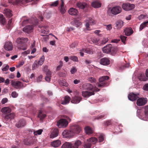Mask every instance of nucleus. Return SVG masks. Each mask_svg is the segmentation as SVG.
Listing matches in <instances>:
<instances>
[{
  "instance_id": "1",
  "label": "nucleus",
  "mask_w": 148,
  "mask_h": 148,
  "mask_svg": "<svg viewBox=\"0 0 148 148\" xmlns=\"http://www.w3.org/2000/svg\"><path fill=\"white\" fill-rule=\"evenodd\" d=\"M28 39L27 38H18L16 40V42L18 44L17 47L18 49L25 50L27 49V47L25 44L27 42Z\"/></svg>"
},
{
  "instance_id": "2",
  "label": "nucleus",
  "mask_w": 148,
  "mask_h": 148,
  "mask_svg": "<svg viewBox=\"0 0 148 148\" xmlns=\"http://www.w3.org/2000/svg\"><path fill=\"white\" fill-rule=\"evenodd\" d=\"M109 77L108 76H103L99 79V83L96 84L97 86L98 87H102L107 85L106 84V80L108 79Z\"/></svg>"
},
{
  "instance_id": "3",
  "label": "nucleus",
  "mask_w": 148,
  "mask_h": 148,
  "mask_svg": "<svg viewBox=\"0 0 148 148\" xmlns=\"http://www.w3.org/2000/svg\"><path fill=\"white\" fill-rule=\"evenodd\" d=\"M95 48L93 47H87L83 49L80 52V55L81 56H83L84 54L83 52L88 54H92L95 51Z\"/></svg>"
},
{
  "instance_id": "4",
  "label": "nucleus",
  "mask_w": 148,
  "mask_h": 148,
  "mask_svg": "<svg viewBox=\"0 0 148 148\" xmlns=\"http://www.w3.org/2000/svg\"><path fill=\"white\" fill-rule=\"evenodd\" d=\"M70 130L73 136L78 134L81 130V129L79 126L77 125H73L70 127Z\"/></svg>"
},
{
  "instance_id": "5",
  "label": "nucleus",
  "mask_w": 148,
  "mask_h": 148,
  "mask_svg": "<svg viewBox=\"0 0 148 148\" xmlns=\"http://www.w3.org/2000/svg\"><path fill=\"white\" fill-rule=\"evenodd\" d=\"M84 86V88L88 90L91 91L90 92H94L95 91H98L99 90V89L96 87V86L94 87L92 84L89 83H86Z\"/></svg>"
},
{
  "instance_id": "6",
  "label": "nucleus",
  "mask_w": 148,
  "mask_h": 148,
  "mask_svg": "<svg viewBox=\"0 0 148 148\" xmlns=\"http://www.w3.org/2000/svg\"><path fill=\"white\" fill-rule=\"evenodd\" d=\"M11 85L16 89H20L24 86L22 83L19 81H14L12 80L11 82Z\"/></svg>"
},
{
  "instance_id": "7",
  "label": "nucleus",
  "mask_w": 148,
  "mask_h": 148,
  "mask_svg": "<svg viewBox=\"0 0 148 148\" xmlns=\"http://www.w3.org/2000/svg\"><path fill=\"white\" fill-rule=\"evenodd\" d=\"M38 22V21L36 20V23L34 24V25H30L24 27L23 29V31L25 33L29 34L31 33L33 29L34 25H35Z\"/></svg>"
},
{
  "instance_id": "8",
  "label": "nucleus",
  "mask_w": 148,
  "mask_h": 148,
  "mask_svg": "<svg viewBox=\"0 0 148 148\" xmlns=\"http://www.w3.org/2000/svg\"><path fill=\"white\" fill-rule=\"evenodd\" d=\"M68 124V121L66 119H60L57 123V125L59 128L65 127Z\"/></svg>"
},
{
  "instance_id": "9",
  "label": "nucleus",
  "mask_w": 148,
  "mask_h": 148,
  "mask_svg": "<svg viewBox=\"0 0 148 148\" xmlns=\"http://www.w3.org/2000/svg\"><path fill=\"white\" fill-rule=\"evenodd\" d=\"M110 11L112 14L116 15L121 12L122 9L121 7L119 6H116L111 9Z\"/></svg>"
},
{
  "instance_id": "10",
  "label": "nucleus",
  "mask_w": 148,
  "mask_h": 148,
  "mask_svg": "<svg viewBox=\"0 0 148 148\" xmlns=\"http://www.w3.org/2000/svg\"><path fill=\"white\" fill-rule=\"evenodd\" d=\"M122 8L125 11H129L132 10L135 8V5L133 4L129 3H124L122 5Z\"/></svg>"
},
{
  "instance_id": "11",
  "label": "nucleus",
  "mask_w": 148,
  "mask_h": 148,
  "mask_svg": "<svg viewBox=\"0 0 148 148\" xmlns=\"http://www.w3.org/2000/svg\"><path fill=\"white\" fill-rule=\"evenodd\" d=\"M147 99L146 98H140L137 101L136 104L138 106H141L144 105L147 103Z\"/></svg>"
},
{
  "instance_id": "12",
  "label": "nucleus",
  "mask_w": 148,
  "mask_h": 148,
  "mask_svg": "<svg viewBox=\"0 0 148 148\" xmlns=\"http://www.w3.org/2000/svg\"><path fill=\"white\" fill-rule=\"evenodd\" d=\"M44 71L46 73V74L47 75L45 77V80L48 82H49L50 81V77H51V72L47 69V66H45L44 67Z\"/></svg>"
},
{
  "instance_id": "13",
  "label": "nucleus",
  "mask_w": 148,
  "mask_h": 148,
  "mask_svg": "<svg viewBox=\"0 0 148 148\" xmlns=\"http://www.w3.org/2000/svg\"><path fill=\"white\" fill-rule=\"evenodd\" d=\"M62 135L63 137L67 138H71L73 136L70 129L69 130H64L62 133Z\"/></svg>"
},
{
  "instance_id": "14",
  "label": "nucleus",
  "mask_w": 148,
  "mask_h": 148,
  "mask_svg": "<svg viewBox=\"0 0 148 148\" xmlns=\"http://www.w3.org/2000/svg\"><path fill=\"white\" fill-rule=\"evenodd\" d=\"M4 49L7 51L12 50L13 48V45L12 42H7L4 46Z\"/></svg>"
},
{
  "instance_id": "15",
  "label": "nucleus",
  "mask_w": 148,
  "mask_h": 148,
  "mask_svg": "<svg viewBox=\"0 0 148 148\" xmlns=\"http://www.w3.org/2000/svg\"><path fill=\"white\" fill-rule=\"evenodd\" d=\"M111 46V45L109 44L103 47L102 49V50L103 52L106 53H108L110 52Z\"/></svg>"
},
{
  "instance_id": "16",
  "label": "nucleus",
  "mask_w": 148,
  "mask_h": 148,
  "mask_svg": "<svg viewBox=\"0 0 148 148\" xmlns=\"http://www.w3.org/2000/svg\"><path fill=\"white\" fill-rule=\"evenodd\" d=\"M82 94L84 97L88 98L90 96L94 95V92H90V91H83L82 92Z\"/></svg>"
},
{
  "instance_id": "17",
  "label": "nucleus",
  "mask_w": 148,
  "mask_h": 148,
  "mask_svg": "<svg viewBox=\"0 0 148 148\" xmlns=\"http://www.w3.org/2000/svg\"><path fill=\"white\" fill-rule=\"evenodd\" d=\"M100 62L103 65H107L110 64V60L106 58H104L100 60Z\"/></svg>"
},
{
  "instance_id": "18",
  "label": "nucleus",
  "mask_w": 148,
  "mask_h": 148,
  "mask_svg": "<svg viewBox=\"0 0 148 148\" xmlns=\"http://www.w3.org/2000/svg\"><path fill=\"white\" fill-rule=\"evenodd\" d=\"M115 28L116 29H119L123 25V22L121 20L116 21L115 23Z\"/></svg>"
},
{
  "instance_id": "19",
  "label": "nucleus",
  "mask_w": 148,
  "mask_h": 148,
  "mask_svg": "<svg viewBox=\"0 0 148 148\" xmlns=\"http://www.w3.org/2000/svg\"><path fill=\"white\" fill-rule=\"evenodd\" d=\"M26 124V123L25 121L23 119H21L16 124V126L18 128H19L25 126Z\"/></svg>"
},
{
  "instance_id": "20",
  "label": "nucleus",
  "mask_w": 148,
  "mask_h": 148,
  "mask_svg": "<svg viewBox=\"0 0 148 148\" xmlns=\"http://www.w3.org/2000/svg\"><path fill=\"white\" fill-rule=\"evenodd\" d=\"M128 97L129 100L133 101L135 100L138 97L137 95L133 93H131L129 94Z\"/></svg>"
},
{
  "instance_id": "21",
  "label": "nucleus",
  "mask_w": 148,
  "mask_h": 148,
  "mask_svg": "<svg viewBox=\"0 0 148 148\" xmlns=\"http://www.w3.org/2000/svg\"><path fill=\"white\" fill-rule=\"evenodd\" d=\"M59 134V131L58 129H55L51 133L50 136V138H53L58 136Z\"/></svg>"
},
{
  "instance_id": "22",
  "label": "nucleus",
  "mask_w": 148,
  "mask_h": 148,
  "mask_svg": "<svg viewBox=\"0 0 148 148\" xmlns=\"http://www.w3.org/2000/svg\"><path fill=\"white\" fill-rule=\"evenodd\" d=\"M72 143V148H79V146L81 145L82 142L80 140H77L75 141Z\"/></svg>"
},
{
  "instance_id": "23",
  "label": "nucleus",
  "mask_w": 148,
  "mask_h": 148,
  "mask_svg": "<svg viewBox=\"0 0 148 148\" xmlns=\"http://www.w3.org/2000/svg\"><path fill=\"white\" fill-rule=\"evenodd\" d=\"M61 144V141L60 140H57L52 142L51 143V145L53 147H56L59 146Z\"/></svg>"
},
{
  "instance_id": "24",
  "label": "nucleus",
  "mask_w": 148,
  "mask_h": 148,
  "mask_svg": "<svg viewBox=\"0 0 148 148\" xmlns=\"http://www.w3.org/2000/svg\"><path fill=\"white\" fill-rule=\"evenodd\" d=\"M69 14L71 15H76L77 14L78 12L77 9L72 8L69 9Z\"/></svg>"
},
{
  "instance_id": "25",
  "label": "nucleus",
  "mask_w": 148,
  "mask_h": 148,
  "mask_svg": "<svg viewBox=\"0 0 148 148\" xmlns=\"http://www.w3.org/2000/svg\"><path fill=\"white\" fill-rule=\"evenodd\" d=\"M124 32L125 35L127 36L130 35L133 33V30L130 28H126Z\"/></svg>"
},
{
  "instance_id": "26",
  "label": "nucleus",
  "mask_w": 148,
  "mask_h": 148,
  "mask_svg": "<svg viewBox=\"0 0 148 148\" xmlns=\"http://www.w3.org/2000/svg\"><path fill=\"white\" fill-rule=\"evenodd\" d=\"M12 11L8 9H5L4 10L3 12L5 16L8 18L11 17L12 14L11 13Z\"/></svg>"
},
{
  "instance_id": "27",
  "label": "nucleus",
  "mask_w": 148,
  "mask_h": 148,
  "mask_svg": "<svg viewBox=\"0 0 148 148\" xmlns=\"http://www.w3.org/2000/svg\"><path fill=\"white\" fill-rule=\"evenodd\" d=\"M81 99L82 98L80 97H75L72 99L71 102L74 103H79Z\"/></svg>"
},
{
  "instance_id": "28",
  "label": "nucleus",
  "mask_w": 148,
  "mask_h": 148,
  "mask_svg": "<svg viewBox=\"0 0 148 148\" xmlns=\"http://www.w3.org/2000/svg\"><path fill=\"white\" fill-rule=\"evenodd\" d=\"M71 24L77 27H79L82 24L77 19H75Z\"/></svg>"
},
{
  "instance_id": "29",
  "label": "nucleus",
  "mask_w": 148,
  "mask_h": 148,
  "mask_svg": "<svg viewBox=\"0 0 148 148\" xmlns=\"http://www.w3.org/2000/svg\"><path fill=\"white\" fill-rule=\"evenodd\" d=\"M46 115L41 111H39L38 114V117L40 118V120H42L44 119L46 116Z\"/></svg>"
},
{
  "instance_id": "30",
  "label": "nucleus",
  "mask_w": 148,
  "mask_h": 148,
  "mask_svg": "<svg viewBox=\"0 0 148 148\" xmlns=\"http://www.w3.org/2000/svg\"><path fill=\"white\" fill-rule=\"evenodd\" d=\"M87 140L88 142H90L91 145L95 144L98 141L97 139L95 137H91Z\"/></svg>"
},
{
  "instance_id": "31",
  "label": "nucleus",
  "mask_w": 148,
  "mask_h": 148,
  "mask_svg": "<svg viewBox=\"0 0 148 148\" xmlns=\"http://www.w3.org/2000/svg\"><path fill=\"white\" fill-rule=\"evenodd\" d=\"M91 5L93 7L95 8H97L101 7V4L99 2L95 1L92 2Z\"/></svg>"
},
{
  "instance_id": "32",
  "label": "nucleus",
  "mask_w": 148,
  "mask_h": 148,
  "mask_svg": "<svg viewBox=\"0 0 148 148\" xmlns=\"http://www.w3.org/2000/svg\"><path fill=\"white\" fill-rule=\"evenodd\" d=\"M23 1H24L26 3H28L32 1V0H9V2L10 3H13L15 2L18 3L19 2H21Z\"/></svg>"
},
{
  "instance_id": "33",
  "label": "nucleus",
  "mask_w": 148,
  "mask_h": 148,
  "mask_svg": "<svg viewBox=\"0 0 148 148\" xmlns=\"http://www.w3.org/2000/svg\"><path fill=\"white\" fill-rule=\"evenodd\" d=\"M62 148H72V143L69 142H66L62 146Z\"/></svg>"
},
{
  "instance_id": "34",
  "label": "nucleus",
  "mask_w": 148,
  "mask_h": 148,
  "mask_svg": "<svg viewBox=\"0 0 148 148\" xmlns=\"http://www.w3.org/2000/svg\"><path fill=\"white\" fill-rule=\"evenodd\" d=\"M77 6L82 9H83L87 6V4L85 3L78 2L77 4Z\"/></svg>"
},
{
  "instance_id": "35",
  "label": "nucleus",
  "mask_w": 148,
  "mask_h": 148,
  "mask_svg": "<svg viewBox=\"0 0 148 148\" xmlns=\"http://www.w3.org/2000/svg\"><path fill=\"white\" fill-rule=\"evenodd\" d=\"M61 4L60 7V10L61 13L63 14L65 13L66 11L64 6V3L63 0H61Z\"/></svg>"
},
{
  "instance_id": "36",
  "label": "nucleus",
  "mask_w": 148,
  "mask_h": 148,
  "mask_svg": "<svg viewBox=\"0 0 148 148\" xmlns=\"http://www.w3.org/2000/svg\"><path fill=\"white\" fill-rule=\"evenodd\" d=\"M41 32L42 33L44 34H47L48 33L49 29L47 27H41Z\"/></svg>"
},
{
  "instance_id": "37",
  "label": "nucleus",
  "mask_w": 148,
  "mask_h": 148,
  "mask_svg": "<svg viewBox=\"0 0 148 148\" xmlns=\"http://www.w3.org/2000/svg\"><path fill=\"white\" fill-rule=\"evenodd\" d=\"M1 111L3 113H8L10 112L11 109L8 107H4L2 108Z\"/></svg>"
},
{
  "instance_id": "38",
  "label": "nucleus",
  "mask_w": 148,
  "mask_h": 148,
  "mask_svg": "<svg viewBox=\"0 0 148 148\" xmlns=\"http://www.w3.org/2000/svg\"><path fill=\"white\" fill-rule=\"evenodd\" d=\"M71 99L68 96H66L64 98V100L62 102V104L65 105L68 103Z\"/></svg>"
},
{
  "instance_id": "39",
  "label": "nucleus",
  "mask_w": 148,
  "mask_h": 148,
  "mask_svg": "<svg viewBox=\"0 0 148 148\" xmlns=\"http://www.w3.org/2000/svg\"><path fill=\"white\" fill-rule=\"evenodd\" d=\"M85 130L86 133L88 134H90L93 133V132L91 129L88 127L85 128Z\"/></svg>"
},
{
  "instance_id": "40",
  "label": "nucleus",
  "mask_w": 148,
  "mask_h": 148,
  "mask_svg": "<svg viewBox=\"0 0 148 148\" xmlns=\"http://www.w3.org/2000/svg\"><path fill=\"white\" fill-rule=\"evenodd\" d=\"M148 24V21L144 22L142 23L140 25L139 28L140 30H142L143 29L147 26V24Z\"/></svg>"
},
{
  "instance_id": "41",
  "label": "nucleus",
  "mask_w": 148,
  "mask_h": 148,
  "mask_svg": "<svg viewBox=\"0 0 148 148\" xmlns=\"http://www.w3.org/2000/svg\"><path fill=\"white\" fill-rule=\"evenodd\" d=\"M14 115L13 114H10L5 116V119H12L14 118Z\"/></svg>"
},
{
  "instance_id": "42",
  "label": "nucleus",
  "mask_w": 148,
  "mask_h": 148,
  "mask_svg": "<svg viewBox=\"0 0 148 148\" xmlns=\"http://www.w3.org/2000/svg\"><path fill=\"white\" fill-rule=\"evenodd\" d=\"M99 40L95 37H92L90 38V41L93 43H96Z\"/></svg>"
},
{
  "instance_id": "43",
  "label": "nucleus",
  "mask_w": 148,
  "mask_h": 148,
  "mask_svg": "<svg viewBox=\"0 0 148 148\" xmlns=\"http://www.w3.org/2000/svg\"><path fill=\"white\" fill-rule=\"evenodd\" d=\"M117 50L116 48L112 47L111 46L110 53L112 55H114L116 52Z\"/></svg>"
},
{
  "instance_id": "44",
  "label": "nucleus",
  "mask_w": 148,
  "mask_h": 148,
  "mask_svg": "<svg viewBox=\"0 0 148 148\" xmlns=\"http://www.w3.org/2000/svg\"><path fill=\"white\" fill-rule=\"evenodd\" d=\"M45 60V57L42 56L40 58L38 62V65H41L43 63Z\"/></svg>"
},
{
  "instance_id": "45",
  "label": "nucleus",
  "mask_w": 148,
  "mask_h": 148,
  "mask_svg": "<svg viewBox=\"0 0 148 148\" xmlns=\"http://www.w3.org/2000/svg\"><path fill=\"white\" fill-rule=\"evenodd\" d=\"M91 143L88 142V140H87V141L84 143V148H90L91 146Z\"/></svg>"
},
{
  "instance_id": "46",
  "label": "nucleus",
  "mask_w": 148,
  "mask_h": 148,
  "mask_svg": "<svg viewBox=\"0 0 148 148\" xmlns=\"http://www.w3.org/2000/svg\"><path fill=\"white\" fill-rule=\"evenodd\" d=\"M87 21H88V22L91 25H93L96 23V21L90 18H88Z\"/></svg>"
},
{
  "instance_id": "47",
  "label": "nucleus",
  "mask_w": 148,
  "mask_h": 148,
  "mask_svg": "<svg viewBox=\"0 0 148 148\" xmlns=\"http://www.w3.org/2000/svg\"><path fill=\"white\" fill-rule=\"evenodd\" d=\"M5 19L2 15H0V22L2 24H4L5 22Z\"/></svg>"
},
{
  "instance_id": "48",
  "label": "nucleus",
  "mask_w": 148,
  "mask_h": 148,
  "mask_svg": "<svg viewBox=\"0 0 148 148\" xmlns=\"http://www.w3.org/2000/svg\"><path fill=\"white\" fill-rule=\"evenodd\" d=\"M42 131V130L41 129L39 130L36 131L34 130V134L35 135H40L41 134Z\"/></svg>"
},
{
  "instance_id": "49",
  "label": "nucleus",
  "mask_w": 148,
  "mask_h": 148,
  "mask_svg": "<svg viewBox=\"0 0 148 148\" xmlns=\"http://www.w3.org/2000/svg\"><path fill=\"white\" fill-rule=\"evenodd\" d=\"M38 65L37 64L36 61H35L32 65V69L33 70H35L36 68H38Z\"/></svg>"
},
{
  "instance_id": "50",
  "label": "nucleus",
  "mask_w": 148,
  "mask_h": 148,
  "mask_svg": "<svg viewBox=\"0 0 148 148\" xmlns=\"http://www.w3.org/2000/svg\"><path fill=\"white\" fill-rule=\"evenodd\" d=\"M11 95L13 98H16L18 96V94L15 91H13L12 92Z\"/></svg>"
},
{
  "instance_id": "51",
  "label": "nucleus",
  "mask_w": 148,
  "mask_h": 148,
  "mask_svg": "<svg viewBox=\"0 0 148 148\" xmlns=\"http://www.w3.org/2000/svg\"><path fill=\"white\" fill-rule=\"evenodd\" d=\"M59 65L57 67L56 70L58 71L63 66V62L60 61L59 62Z\"/></svg>"
},
{
  "instance_id": "52",
  "label": "nucleus",
  "mask_w": 148,
  "mask_h": 148,
  "mask_svg": "<svg viewBox=\"0 0 148 148\" xmlns=\"http://www.w3.org/2000/svg\"><path fill=\"white\" fill-rule=\"evenodd\" d=\"M91 83H94L96 82L95 79L93 77H89L87 79Z\"/></svg>"
},
{
  "instance_id": "53",
  "label": "nucleus",
  "mask_w": 148,
  "mask_h": 148,
  "mask_svg": "<svg viewBox=\"0 0 148 148\" xmlns=\"http://www.w3.org/2000/svg\"><path fill=\"white\" fill-rule=\"evenodd\" d=\"M99 142H102L104 140V137L103 135H100L99 137Z\"/></svg>"
},
{
  "instance_id": "54",
  "label": "nucleus",
  "mask_w": 148,
  "mask_h": 148,
  "mask_svg": "<svg viewBox=\"0 0 148 148\" xmlns=\"http://www.w3.org/2000/svg\"><path fill=\"white\" fill-rule=\"evenodd\" d=\"M59 3V1L57 0L52 3L51 4V6H52L55 7L57 6Z\"/></svg>"
},
{
  "instance_id": "55",
  "label": "nucleus",
  "mask_w": 148,
  "mask_h": 148,
  "mask_svg": "<svg viewBox=\"0 0 148 148\" xmlns=\"http://www.w3.org/2000/svg\"><path fill=\"white\" fill-rule=\"evenodd\" d=\"M129 66V63H127V64H125L124 65H122L120 67V69L121 70H123L125 69V68H127Z\"/></svg>"
},
{
  "instance_id": "56",
  "label": "nucleus",
  "mask_w": 148,
  "mask_h": 148,
  "mask_svg": "<svg viewBox=\"0 0 148 148\" xmlns=\"http://www.w3.org/2000/svg\"><path fill=\"white\" fill-rule=\"evenodd\" d=\"M70 58L72 60L74 61H78V59L77 57L75 56H71L70 57Z\"/></svg>"
},
{
  "instance_id": "57",
  "label": "nucleus",
  "mask_w": 148,
  "mask_h": 148,
  "mask_svg": "<svg viewBox=\"0 0 148 148\" xmlns=\"http://www.w3.org/2000/svg\"><path fill=\"white\" fill-rule=\"evenodd\" d=\"M108 40V38H103L101 41V43L102 44H105L106 43Z\"/></svg>"
},
{
  "instance_id": "58",
  "label": "nucleus",
  "mask_w": 148,
  "mask_h": 148,
  "mask_svg": "<svg viewBox=\"0 0 148 148\" xmlns=\"http://www.w3.org/2000/svg\"><path fill=\"white\" fill-rule=\"evenodd\" d=\"M76 71L77 69L74 67H72L70 70L71 73L72 74H74V73H75L76 72Z\"/></svg>"
},
{
  "instance_id": "59",
  "label": "nucleus",
  "mask_w": 148,
  "mask_h": 148,
  "mask_svg": "<svg viewBox=\"0 0 148 148\" xmlns=\"http://www.w3.org/2000/svg\"><path fill=\"white\" fill-rule=\"evenodd\" d=\"M143 90L146 91H148V83L146 84L143 87Z\"/></svg>"
},
{
  "instance_id": "60",
  "label": "nucleus",
  "mask_w": 148,
  "mask_h": 148,
  "mask_svg": "<svg viewBox=\"0 0 148 148\" xmlns=\"http://www.w3.org/2000/svg\"><path fill=\"white\" fill-rule=\"evenodd\" d=\"M29 21L27 19H26L24 20L22 23V25L24 26L25 25V24H26V23H29Z\"/></svg>"
},
{
  "instance_id": "61",
  "label": "nucleus",
  "mask_w": 148,
  "mask_h": 148,
  "mask_svg": "<svg viewBox=\"0 0 148 148\" xmlns=\"http://www.w3.org/2000/svg\"><path fill=\"white\" fill-rule=\"evenodd\" d=\"M145 17V16L144 14H141L138 17V19L139 20H141L144 18Z\"/></svg>"
},
{
  "instance_id": "62",
  "label": "nucleus",
  "mask_w": 148,
  "mask_h": 148,
  "mask_svg": "<svg viewBox=\"0 0 148 148\" xmlns=\"http://www.w3.org/2000/svg\"><path fill=\"white\" fill-rule=\"evenodd\" d=\"M9 66L8 65H7L4 68L2 69L3 71H8L9 69Z\"/></svg>"
},
{
  "instance_id": "63",
  "label": "nucleus",
  "mask_w": 148,
  "mask_h": 148,
  "mask_svg": "<svg viewBox=\"0 0 148 148\" xmlns=\"http://www.w3.org/2000/svg\"><path fill=\"white\" fill-rule=\"evenodd\" d=\"M24 64V62L23 61H20L18 63V65L16 66L18 67H20L21 66L23 65Z\"/></svg>"
},
{
  "instance_id": "64",
  "label": "nucleus",
  "mask_w": 148,
  "mask_h": 148,
  "mask_svg": "<svg viewBox=\"0 0 148 148\" xmlns=\"http://www.w3.org/2000/svg\"><path fill=\"white\" fill-rule=\"evenodd\" d=\"M145 113L146 116H147L148 115V105L145 106Z\"/></svg>"
}]
</instances>
